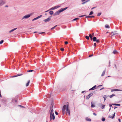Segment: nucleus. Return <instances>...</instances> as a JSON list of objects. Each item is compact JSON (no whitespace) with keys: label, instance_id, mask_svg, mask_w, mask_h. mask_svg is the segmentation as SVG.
Returning <instances> with one entry per match:
<instances>
[{"label":"nucleus","instance_id":"774afa93","mask_svg":"<svg viewBox=\"0 0 122 122\" xmlns=\"http://www.w3.org/2000/svg\"><path fill=\"white\" fill-rule=\"evenodd\" d=\"M118 120L119 122H121V120L120 119H118Z\"/></svg>","mask_w":122,"mask_h":122},{"label":"nucleus","instance_id":"e433bc0d","mask_svg":"<svg viewBox=\"0 0 122 122\" xmlns=\"http://www.w3.org/2000/svg\"><path fill=\"white\" fill-rule=\"evenodd\" d=\"M53 104H53V103L52 102L51 103V107H50V108H53Z\"/></svg>","mask_w":122,"mask_h":122},{"label":"nucleus","instance_id":"338daca9","mask_svg":"<svg viewBox=\"0 0 122 122\" xmlns=\"http://www.w3.org/2000/svg\"><path fill=\"white\" fill-rule=\"evenodd\" d=\"M90 0H86V1H85L86 2V3L88 2Z\"/></svg>","mask_w":122,"mask_h":122},{"label":"nucleus","instance_id":"58836bf2","mask_svg":"<svg viewBox=\"0 0 122 122\" xmlns=\"http://www.w3.org/2000/svg\"><path fill=\"white\" fill-rule=\"evenodd\" d=\"M57 26V25H55V26H54L52 28H51V29L52 30L55 29Z\"/></svg>","mask_w":122,"mask_h":122},{"label":"nucleus","instance_id":"4be33fe9","mask_svg":"<svg viewBox=\"0 0 122 122\" xmlns=\"http://www.w3.org/2000/svg\"><path fill=\"white\" fill-rule=\"evenodd\" d=\"M89 37H90L91 39V40L92 41V39L93 36H92V35L91 34H89Z\"/></svg>","mask_w":122,"mask_h":122},{"label":"nucleus","instance_id":"4c0bfd02","mask_svg":"<svg viewBox=\"0 0 122 122\" xmlns=\"http://www.w3.org/2000/svg\"><path fill=\"white\" fill-rule=\"evenodd\" d=\"M34 71V70H29L27 71V72H31Z\"/></svg>","mask_w":122,"mask_h":122},{"label":"nucleus","instance_id":"bf43d9fd","mask_svg":"<svg viewBox=\"0 0 122 122\" xmlns=\"http://www.w3.org/2000/svg\"><path fill=\"white\" fill-rule=\"evenodd\" d=\"M93 114L95 116H96L97 115V114L95 113H93Z\"/></svg>","mask_w":122,"mask_h":122},{"label":"nucleus","instance_id":"c03bdc74","mask_svg":"<svg viewBox=\"0 0 122 122\" xmlns=\"http://www.w3.org/2000/svg\"><path fill=\"white\" fill-rule=\"evenodd\" d=\"M102 14V13L101 12L99 13H98V14L97 15V16H100Z\"/></svg>","mask_w":122,"mask_h":122},{"label":"nucleus","instance_id":"7c9ffc66","mask_svg":"<svg viewBox=\"0 0 122 122\" xmlns=\"http://www.w3.org/2000/svg\"><path fill=\"white\" fill-rule=\"evenodd\" d=\"M106 120L105 118L103 117H102V120L103 122L104 121Z\"/></svg>","mask_w":122,"mask_h":122},{"label":"nucleus","instance_id":"5701e85b","mask_svg":"<svg viewBox=\"0 0 122 122\" xmlns=\"http://www.w3.org/2000/svg\"><path fill=\"white\" fill-rule=\"evenodd\" d=\"M92 39L93 40V41L95 42V41H96V40H97V37H94Z\"/></svg>","mask_w":122,"mask_h":122},{"label":"nucleus","instance_id":"f704fd0d","mask_svg":"<svg viewBox=\"0 0 122 122\" xmlns=\"http://www.w3.org/2000/svg\"><path fill=\"white\" fill-rule=\"evenodd\" d=\"M22 75V74H18L17 75H16V77H17V76H21Z\"/></svg>","mask_w":122,"mask_h":122},{"label":"nucleus","instance_id":"79ce46f5","mask_svg":"<svg viewBox=\"0 0 122 122\" xmlns=\"http://www.w3.org/2000/svg\"><path fill=\"white\" fill-rule=\"evenodd\" d=\"M85 38L87 40H89V37L88 36H85Z\"/></svg>","mask_w":122,"mask_h":122},{"label":"nucleus","instance_id":"0eeeda50","mask_svg":"<svg viewBox=\"0 0 122 122\" xmlns=\"http://www.w3.org/2000/svg\"><path fill=\"white\" fill-rule=\"evenodd\" d=\"M93 93H94L93 92H92L90 93L89 95L86 96V99L87 100L88 99L91 97L93 95Z\"/></svg>","mask_w":122,"mask_h":122},{"label":"nucleus","instance_id":"2eb2a0df","mask_svg":"<svg viewBox=\"0 0 122 122\" xmlns=\"http://www.w3.org/2000/svg\"><path fill=\"white\" fill-rule=\"evenodd\" d=\"M116 96V95L114 94H112L111 95H108L107 96L108 97H109L110 98H112L113 97L115 96Z\"/></svg>","mask_w":122,"mask_h":122},{"label":"nucleus","instance_id":"c9c22d12","mask_svg":"<svg viewBox=\"0 0 122 122\" xmlns=\"http://www.w3.org/2000/svg\"><path fill=\"white\" fill-rule=\"evenodd\" d=\"M112 116H111V115H109L108 116V117L109 118H111L112 119H113L114 118V117H112Z\"/></svg>","mask_w":122,"mask_h":122},{"label":"nucleus","instance_id":"aec40b11","mask_svg":"<svg viewBox=\"0 0 122 122\" xmlns=\"http://www.w3.org/2000/svg\"><path fill=\"white\" fill-rule=\"evenodd\" d=\"M49 13L51 15H52L53 14L54 15V14L53 11L52 10L50 11L49 12Z\"/></svg>","mask_w":122,"mask_h":122},{"label":"nucleus","instance_id":"bb28decb","mask_svg":"<svg viewBox=\"0 0 122 122\" xmlns=\"http://www.w3.org/2000/svg\"><path fill=\"white\" fill-rule=\"evenodd\" d=\"M50 121H51L52 119V115H50Z\"/></svg>","mask_w":122,"mask_h":122},{"label":"nucleus","instance_id":"5fc2aeb1","mask_svg":"<svg viewBox=\"0 0 122 122\" xmlns=\"http://www.w3.org/2000/svg\"><path fill=\"white\" fill-rule=\"evenodd\" d=\"M83 2H82V4H83V5L84 4H85V3H86V2L85 1H83Z\"/></svg>","mask_w":122,"mask_h":122},{"label":"nucleus","instance_id":"69168bd1","mask_svg":"<svg viewBox=\"0 0 122 122\" xmlns=\"http://www.w3.org/2000/svg\"><path fill=\"white\" fill-rule=\"evenodd\" d=\"M86 92V91H82L81 92V93H84V92Z\"/></svg>","mask_w":122,"mask_h":122},{"label":"nucleus","instance_id":"ddd939ff","mask_svg":"<svg viewBox=\"0 0 122 122\" xmlns=\"http://www.w3.org/2000/svg\"><path fill=\"white\" fill-rule=\"evenodd\" d=\"M51 18L50 17H48L47 18L44 19L43 20V21L47 22H49L51 20Z\"/></svg>","mask_w":122,"mask_h":122},{"label":"nucleus","instance_id":"423d86ee","mask_svg":"<svg viewBox=\"0 0 122 122\" xmlns=\"http://www.w3.org/2000/svg\"><path fill=\"white\" fill-rule=\"evenodd\" d=\"M8 100V99H2L1 102L5 105H7V102Z\"/></svg>","mask_w":122,"mask_h":122},{"label":"nucleus","instance_id":"c85d7f7f","mask_svg":"<svg viewBox=\"0 0 122 122\" xmlns=\"http://www.w3.org/2000/svg\"><path fill=\"white\" fill-rule=\"evenodd\" d=\"M18 107H21V108H25V107H24V106H23L22 105H17V106Z\"/></svg>","mask_w":122,"mask_h":122},{"label":"nucleus","instance_id":"c756f323","mask_svg":"<svg viewBox=\"0 0 122 122\" xmlns=\"http://www.w3.org/2000/svg\"><path fill=\"white\" fill-rule=\"evenodd\" d=\"M86 16V15H80V16H78V17H79V18H81V17H84V16Z\"/></svg>","mask_w":122,"mask_h":122},{"label":"nucleus","instance_id":"ea45409f","mask_svg":"<svg viewBox=\"0 0 122 122\" xmlns=\"http://www.w3.org/2000/svg\"><path fill=\"white\" fill-rule=\"evenodd\" d=\"M105 106L106 105H102V109L104 108Z\"/></svg>","mask_w":122,"mask_h":122},{"label":"nucleus","instance_id":"4468645a","mask_svg":"<svg viewBox=\"0 0 122 122\" xmlns=\"http://www.w3.org/2000/svg\"><path fill=\"white\" fill-rule=\"evenodd\" d=\"M117 31H112L111 32V33H113V35H112V36H113L114 35L117 34V35H118V33H117Z\"/></svg>","mask_w":122,"mask_h":122},{"label":"nucleus","instance_id":"a211bd4d","mask_svg":"<svg viewBox=\"0 0 122 122\" xmlns=\"http://www.w3.org/2000/svg\"><path fill=\"white\" fill-rule=\"evenodd\" d=\"M17 29V28H15L13 29H12L11 30H10V31L9 32V33H10L13 31H14L15 30H16Z\"/></svg>","mask_w":122,"mask_h":122},{"label":"nucleus","instance_id":"a19ab883","mask_svg":"<svg viewBox=\"0 0 122 122\" xmlns=\"http://www.w3.org/2000/svg\"><path fill=\"white\" fill-rule=\"evenodd\" d=\"M79 19V18H74L73 20V21H76L77 20Z\"/></svg>","mask_w":122,"mask_h":122},{"label":"nucleus","instance_id":"393cba45","mask_svg":"<svg viewBox=\"0 0 122 122\" xmlns=\"http://www.w3.org/2000/svg\"><path fill=\"white\" fill-rule=\"evenodd\" d=\"M30 80H29L28 81V82L26 83V86H29V83H30Z\"/></svg>","mask_w":122,"mask_h":122},{"label":"nucleus","instance_id":"9b49d317","mask_svg":"<svg viewBox=\"0 0 122 122\" xmlns=\"http://www.w3.org/2000/svg\"><path fill=\"white\" fill-rule=\"evenodd\" d=\"M67 103L66 105H64L63 106L62 109V111H63L64 112L66 110L67 108Z\"/></svg>","mask_w":122,"mask_h":122},{"label":"nucleus","instance_id":"f8f14e48","mask_svg":"<svg viewBox=\"0 0 122 122\" xmlns=\"http://www.w3.org/2000/svg\"><path fill=\"white\" fill-rule=\"evenodd\" d=\"M122 91V90H120V89H112L111 90V92H112L114 91Z\"/></svg>","mask_w":122,"mask_h":122},{"label":"nucleus","instance_id":"72a5a7b5","mask_svg":"<svg viewBox=\"0 0 122 122\" xmlns=\"http://www.w3.org/2000/svg\"><path fill=\"white\" fill-rule=\"evenodd\" d=\"M103 97L104 98V101H105L106 100V98H107V97L106 96V95H104L103 96Z\"/></svg>","mask_w":122,"mask_h":122},{"label":"nucleus","instance_id":"37998d69","mask_svg":"<svg viewBox=\"0 0 122 122\" xmlns=\"http://www.w3.org/2000/svg\"><path fill=\"white\" fill-rule=\"evenodd\" d=\"M4 40H1L0 41V44H1L3 42Z\"/></svg>","mask_w":122,"mask_h":122},{"label":"nucleus","instance_id":"6e6552de","mask_svg":"<svg viewBox=\"0 0 122 122\" xmlns=\"http://www.w3.org/2000/svg\"><path fill=\"white\" fill-rule=\"evenodd\" d=\"M61 7L60 5H57L54 6H53L50 9V10H53L56 9L58 8Z\"/></svg>","mask_w":122,"mask_h":122},{"label":"nucleus","instance_id":"a878e982","mask_svg":"<svg viewBox=\"0 0 122 122\" xmlns=\"http://www.w3.org/2000/svg\"><path fill=\"white\" fill-rule=\"evenodd\" d=\"M106 71L105 70H104L103 72H102V74L101 75V76H104L105 74V73Z\"/></svg>","mask_w":122,"mask_h":122},{"label":"nucleus","instance_id":"6ab92c4d","mask_svg":"<svg viewBox=\"0 0 122 122\" xmlns=\"http://www.w3.org/2000/svg\"><path fill=\"white\" fill-rule=\"evenodd\" d=\"M85 119L86 121H88L90 122L91 121V119L89 118L88 117H86Z\"/></svg>","mask_w":122,"mask_h":122},{"label":"nucleus","instance_id":"e2e57ef3","mask_svg":"<svg viewBox=\"0 0 122 122\" xmlns=\"http://www.w3.org/2000/svg\"><path fill=\"white\" fill-rule=\"evenodd\" d=\"M16 77V75H14L12 76V77Z\"/></svg>","mask_w":122,"mask_h":122},{"label":"nucleus","instance_id":"f3484780","mask_svg":"<svg viewBox=\"0 0 122 122\" xmlns=\"http://www.w3.org/2000/svg\"><path fill=\"white\" fill-rule=\"evenodd\" d=\"M91 108H93L95 106V105L94 104V103L92 102H91Z\"/></svg>","mask_w":122,"mask_h":122},{"label":"nucleus","instance_id":"4d7b16f0","mask_svg":"<svg viewBox=\"0 0 122 122\" xmlns=\"http://www.w3.org/2000/svg\"><path fill=\"white\" fill-rule=\"evenodd\" d=\"M105 89L104 87H102V88H101V89H100V91L101 90L103 89Z\"/></svg>","mask_w":122,"mask_h":122},{"label":"nucleus","instance_id":"dca6fc26","mask_svg":"<svg viewBox=\"0 0 122 122\" xmlns=\"http://www.w3.org/2000/svg\"><path fill=\"white\" fill-rule=\"evenodd\" d=\"M94 15H88L86 16L85 17L86 18H94Z\"/></svg>","mask_w":122,"mask_h":122},{"label":"nucleus","instance_id":"603ef678","mask_svg":"<svg viewBox=\"0 0 122 122\" xmlns=\"http://www.w3.org/2000/svg\"><path fill=\"white\" fill-rule=\"evenodd\" d=\"M45 33V32H40L39 34H44Z\"/></svg>","mask_w":122,"mask_h":122},{"label":"nucleus","instance_id":"1a4fd4ad","mask_svg":"<svg viewBox=\"0 0 122 122\" xmlns=\"http://www.w3.org/2000/svg\"><path fill=\"white\" fill-rule=\"evenodd\" d=\"M5 3V1L3 0H0V6H2Z\"/></svg>","mask_w":122,"mask_h":122},{"label":"nucleus","instance_id":"864d4df0","mask_svg":"<svg viewBox=\"0 0 122 122\" xmlns=\"http://www.w3.org/2000/svg\"><path fill=\"white\" fill-rule=\"evenodd\" d=\"M120 105H121L120 104H117L116 106H120Z\"/></svg>","mask_w":122,"mask_h":122},{"label":"nucleus","instance_id":"473e14b6","mask_svg":"<svg viewBox=\"0 0 122 122\" xmlns=\"http://www.w3.org/2000/svg\"><path fill=\"white\" fill-rule=\"evenodd\" d=\"M51 96V94H48L47 96H46V97L47 98H50Z\"/></svg>","mask_w":122,"mask_h":122},{"label":"nucleus","instance_id":"3c124183","mask_svg":"<svg viewBox=\"0 0 122 122\" xmlns=\"http://www.w3.org/2000/svg\"><path fill=\"white\" fill-rule=\"evenodd\" d=\"M93 46L95 47H96V43H94V44Z\"/></svg>","mask_w":122,"mask_h":122},{"label":"nucleus","instance_id":"7ed1b4c3","mask_svg":"<svg viewBox=\"0 0 122 122\" xmlns=\"http://www.w3.org/2000/svg\"><path fill=\"white\" fill-rule=\"evenodd\" d=\"M67 107L66 110V114H67V113H68L69 116L70 115V110L69 108V104L68 102H67Z\"/></svg>","mask_w":122,"mask_h":122},{"label":"nucleus","instance_id":"9d476101","mask_svg":"<svg viewBox=\"0 0 122 122\" xmlns=\"http://www.w3.org/2000/svg\"><path fill=\"white\" fill-rule=\"evenodd\" d=\"M42 16V15H40L39 16H37V17L34 18V19H33L32 20V21H34V20H37V19L41 17Z\"/></svg>","mask_w":122,"mask_h":122},{"label":"nucleus","instance_id":"f257e3e1","mask_svg":"<svg viewBox=\"0 0 122 122\" xmlns=\"http://www.w3.org/2000/svg\"><path fill=\"white\" fill-rule=\"evenodd\" d=\"M18 98V97L16 96L15 98H12L10 103L12 104L13 106H17V100Z\"/></svg>","mask_w":122,"mask_h":122},{"label":"nucleus","instance_id":"0e129e2a","mask_svg":"<svg viewBox=\"0 0 122 122\" xmlns=\"http://www.w3.org/2000/svg\"><path fill=\"white\" fill-rule=\"evenodd\" d=\"M112 104H109V106L110 107H112Z\"/></svg>","mask_w":122,"mask_h":122},{"label":"nucleus","instance_id":"2f4dec72","mask_svg":"<svg viewBox=\"0 0 122 122\" xmlns=\"http://www.w3.org/2000/svg\"><path fill=\"white\" fill-rule=\"evenodd\" d=\"M93 13H94L93 11H92L90 12L89 15H92Z\"/></svg>","mask_w":122,"mask_h":122},{"label":"nucleus","instance_id":"49530a36","mask_svg":"<svg viewBox=\"0 0 122 122\" xmlns=\"http://www.w3.org/2000/svg\"><path fill=\"white\" fill-rule=\"evenodd\" d=\"M115 114H116V113L115 112H114L113 114V115H112V117H114H114Z\"/></svg>","mask_w":122,"mask_h":122},{"label":"nucleus","instance_id":"13d9d810","mask_svg":"<svg viewBox=\"0 0 122 122\" xmlns=\"http://www.w3.org/2000/svg\"><path fill=\"white\" fill-rule=\"evenodd\" d=\"M116 104H116V103H113V104H112V105H113V106H116Z\"/></svg>","mask_w":122,"mask_h":122},{"label":"nucleus","instance_id":"6e6d98bb","mask_svg":"<svg viewBox=\"0 0 122 122\" xmlns=\"http://www.w3.org/2000/svg\"><path fill=\"white\" fill-rule=\"evenodd\" d=\"M96 7H93L91 9V10H93V9L95 8Z\"/></svg>","mask_w":122,"mask_h":122},{"label":"nucleus","instance_id":"412c9836","mask_svg":"<svg viewBox=\"0 0 122 122\" xmlns=\"http://www.w3.org/2000/svg\"><path fill=\"white\" fill-rule=\"evenodd\" d=\"M117 53H118V52L116 50H114L113 51V53L114 54H116Z\"/></svg>","mask_w":122,"mask_h":122},{"label":"nucleus","instance_id":"de8ad7c7","mask_svg":"<svg viewBox=\"0 0 122 122\" xmlns=\"http://www.w3.org/2000/svg\"><path fill=\"white\" fill-rule=\"evenodd\" d=\"M55 113L56 115H58V112L56 111H55Z\"/></svg>","mask_w":122,"mask_h":122},{"label":"nucleus","instance_id":"052dcab7","mask_svg":"<svg viewBox=\"0 0 122 122\" xmlns=\"http://www.w3.org/2000/svg\"><path fill=\"white\" fill-rule=\"evenodd\" d=\"M92 56H93V54H92V55H89V57H91Z\"/></svg>","mask_w":122,"mask_h":122},{"label":"nucleus","instance_id":"20e7f679","mask_svg":"<svg viewBox=\"0 0 122 122\" xmlns=\"http://www.w3.org/2000/svg\"><path fill=\"white\" fill-rule=\"evenodd\" d=\"M32 15V13L27 15L24 16L21 19V20H22L24 19H26L30 17Z\"/></svg>","mask_w":122,"mask_h":122},{"label":"nucleus","instance_id":"f03ea898","mask_svg":"<svg viewBox=\"0 0 122 122\" xmlns=\"http://www.w3.org/2000/svg\"><path fill=\"white\" fill-rule=\"evenodd\" d=\"M68 8V7H66L64 8H62L55 12L54 13V16L56 15H59L61 13L66 10Z\"/></svg>","mask_w":122,"mask_h":122},{"label":"nucleus","instance_id":"8fccbe9b","mask_svg":"<svg viewBox=\"0 0 122 122\" xmlns=\"http://www.w3.org/2000/svg\"><path fill=\"white\" fill-rule=\"evenodd\" d=\"M61 50L62 51H64V49L63 48H61Z\"/></svg>","mask_w":122,"mask_h":122},{"label":"nucleus","instance_id":"cd10ccee","mask_svg":"<svg viewBox=\"0 0 122 122\" xmlns=\"http://www.w3.org/2000/svg\"><path fill=\"white\" fill-rule=\"evenodd\" d=\"M105 27L107 28H110V26L108 25H105Z\"/></svg>","mask_w":122,"mask_h":122},{"label":"nucleus","instance_id":"09e8293b","mask_svg":"<svg viewBox=\"0 0 122 122\" xmlns=\"http://www.w3.org/2000/svg\"><path fill=\"white\" fill-rule=\"evenodd\" d=\"M68 42L67 41H65V44L66 45L68 44Z\"/></svg>","mask_w":122,"mask_h":122},{"label":"nucleus","instance_id":"a18cd8bd","mask_svg":"<svg viewBox=\"0 0 122 122\" xmlns=\"http://www.w3.org/2000/svg\"><path fill=\"white\" fill-rule=\"evenodd\" d=\"M97 43H98L100 42L99 40V39H97L96 41H95Z\"/></svg>","mask_w":122,"mask_h":122},{"label":"nucleus","instance_id":"680f3d73","mask_svg":"<svg viewBox=\"0 0 122 122\" xmlns=\"http://www.w3.org/2000/svg\"><path fill=\"white\" fill-rule=\"evenodd\" d=\"M50 10V9H49V10H48L45 12H47L48 11H49V10Z\"/></svg>","mask_w":122,"mask_h":122},{"label":"nucleus","instance_id":"39448f33","mask_svg":"<svg viewBox=\"0 0 122 122\" xmlns=\"http://www.w3.org/2000/svg\"><path fill=\"white\" fill-rule=\"evenodd\" d=\"M51 110V111L50 113V115H52V119L53 120H54L55 119V117L54 113L53 112V108H50V110Z\"/></svg>","mask_w":122,"mask_h":122},{"label":"nucleus","instance_id":"b1692460","mask_svg":"<svg viewBox=\"0 0 122 122\" xmlns=\"http://www.w3.org/2000/svg\"><path fill=\"white\" fill-rule=\"evenodd\" d=\"M96 87H97L96 85H95L94 86H93L91 88H92V90H93L95 89L96 88Z\"/></svg>","mask_w":122,"mask_h":122}]
</instances>
